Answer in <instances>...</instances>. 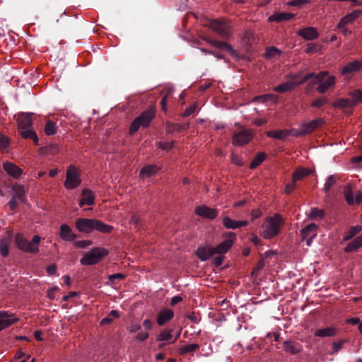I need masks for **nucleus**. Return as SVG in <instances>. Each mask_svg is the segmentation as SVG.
<instances>
[{"label": "nucleus", "instance_id": "nucleus-1", "mask_svg": "<svg viewBox=\"0 0 362 362\" xmlns=\"http://www.w3.org/2000/svg\"><path fill=\"white\" fill-rule=\"evenodd\" d=\"M75 226L79 232L85 233H90L93 230L110 233L113 230L112 226L95 218H79L76 220Z\"/></svg>", "mask_w": 362, "mask_h": 362}, {"label": "nucleus", "instance_id": "nucleus-2", "mask_svg": "<svg viewBox=\"0 0 362 362\" xmlns=\"http://www.w3.org/2000/svg\"><path fill=\"white\" fill-rule=\"evenodd\" d=\"M40 236L35 235L30 241L21 233L16 234L15 237V244L18 249L23 252L29 254H37L39 252L40 244Z\"/></svg>", "mask_w": 362, "mask_h": 362}, {"label": "nucleus", "instance_id": "nucleus-3", "mask_svg": "<svg viewBox=\"0 0 362 362\" xmlns=\"http://www.w3.org/2000/svg\"><path fill=\"white\" fill-rule=\"evenodd\" d=\"M283 223V218L279 214H275L273 216L266 218L262 225L263 237L265 239H270L277 235Z\"/></svg>", "mask_w": 362, "mask_h": 362}, {"label": "nucleus", "instance_id": "nucleus-4", "mask_svg": "<svg viewBox=\"0 0 362 362\" xmlns=\"http://www.w3.org/2000/svg\"><path fill=\"white\" fill-rule=\"evenodd\" d=\"M18 129L22 137L30 139L35 145H38V138L35 132L30 128L32 125L31 114L21 113L18 117Z\"/></svg>", "mask_w": 362, "mask_h": 362}, {"label": "nucleus", "instance_id": "nucleus-5", "mask_svg": "<svg viewBox=\"0 0 362 362\" xmlns=\"http://www.w3.org/2000/svg\"><path fill=\"white\" fill-rule=\"evenodd\" d=\"M156 107L154 106L150 107L146 110L141 112V114L136 117L132 122L129 127V134H133L136 132L139 128L148 127L152 120L156 116Z\"/></svg>", "mask_w": 362, "mask_h": 362}, {"label": "nucleus", "instance_id": "nucleus-6", "mask_svg": "<svg viewBox=\"0 0 362 362\" xmlns=\"http://www.w3.org/2000/svg\"><path fill=\"white\" fill-rule=\"evenodd\" d=\"M315 78L313 84L317 83L316 90L320 93H325L329 88L334 86L336 80L334 76L329 75L327 71H321L315 74L312 78Z\"/></svg>", "mask_w": 362, "mask_h": 362}, {"label": "nucleus", "instance_id": "nucleus-7", "mask_svg": "<svg viewBox=\"0 0 362 362\" xmlns=\"http://www.w3.org/2000/svg\"><path fill=\"white\" fill-rule=\"evenodd\" d=\"M300 75L301 73H298V74L296 75H292L291 76V78L293 81H287L286 83H283L276 86L274 88V90L280 93L291 90L296 87V86L304 83L308 80L312 78V77L314 76V73L308 74L303 77H300Z\"/></svg>", "mask_w": 362, "mask_h": 362}, {"label": "nucleus", "instance_id": "nucleus-8", "mask_svg": "<svg viewBox=\"0 0 362 362\" xmlns=\"http://www.w3.org/2000/svg\"><path fill=\"white\" fill-rule=\"evenodd\" d=\"M108 254V250L104 247H93L90 251L86 252L80 260L82 265H93L98 263L104 257Z\"/></svg>", "mask_w": 362, "mask_h": 362}, {"label": "nucleus", "instance_id": "nucleus-9", "mask_svg": "<svg viewBox=\"0 0 362 362\" xmlns=\"http://www.w3.org/2000/svg\"><path fill=\"white\" fill-rule=\"evenodd\" d=\"M80 170L74 165H69L66 170L64 187L67 189H75L81 183Z\"/></svg>", "mask_w": 362, "mask_h": 362}, {"label": "nucleus", "instance_id": "nucleus-10", "mask_svg": "<svg viewBox=\"0 0 362 362\" xmlns=\"http://www.w3.org/2000/svg\"><path fill=\"white\" fill-rule=\"evenodd\" d=\"M209 27L222 37H228L231 35L230 25L220 20H213L209 22Z\"/></svg>", "mask_w": 362, "mask_h": 362}, {"label": "nucleus", "instance_id": "nucleus-11", "mask_svg": "<svg viewBox=\"0 0 362 362\" xmlns=\"http://www.w3.org/2000/svg\"><path fill=\"white\" fill-rule=\"evenodd\" d=\"M253 137V132L250 129H243L233 134L232 143L235 146H243Z\"/></svg>", "mask_w": 362, "mask_h": 362}, {"label": "nucleus", "instance_id": "nucleus-12", "mask_svg": "<svg viewBox=\"0 0 362 362\" xmlns=\"http://www.w3.org/2000/svg\"><path fill=\"white\" fill-rule=\"evenodd\" d=\"M226 236L228 238L218 244L216 247H214L216 255H223L226 253L233 245L234 240L236 238L235 234L232 232H228L226 234Z\"/></svg>", "mask_w": 362, "mask_h": 362}, {"label": "nucleus", "instance_id": "nucleus-13", "mask_svg": "<svg viewBox=\"0 0 362 362\" xmlns=\"http://www.w3.org/2000/svg\"><path fill=\"white\" fill-rule=\"evenodd\" d=\"M344 196L349 205H358L362 203V192L360 191L354 192L350 186L345 187Z\"/></svg>", "mask_w": 362, "mask_h": 362}, {"label": "nucleus", "instance_id": "nucleus-14", "mask_svg": "<svg viewBox=\"0 0 362 362\" xmlns=\"http://www.w3.org/2000/svg\"><path fill=\"white\" fill-rule=\"evenodd\" d=\"M317 225L310 223L303 228L300 231V235L303 240H306L307 246H310L313 240L317 235Z\"/></svg>", "mask_w": 362, "mask_h": 362}, {"label": "nucleus", "instance_id": "nucleus-15", "mask_svg": "<svg viewBox=\"0 0 362 362\" xmlns=\"http://www.w3.org/2000/svg\"><path fill=\"white\" fill-rule=\"evenodd\" d=\"M214 255H216L214 247L209 245L199 246L196 250V255L203 262L208 260Z\"/></svg>", "mask_w": 362, "mask_h": 362}, {"label": "nucleus", "instance_id": "nucleus-16", "mask_svg": "<svg viewBox=\"0 0 362 362\" xmlns=\"http://www.w3.org/2000/svg\"><path fill=\"white\" fill-rule=\"evenodd\" d=\"M194 211L197 215L211 220L214 219L218 215L217 209L209 208L205 205L197 206Z\"/></svg>", "mask_w": 362, "mask_h": 362}, {"label": "nucleus", "instance_id": "nucleus-17", "mask_svg": "<svg viewBox=\"0 0 362 362\" xmlns=\"http://www.w3.org/2000/svg\"><path fill=\"white\" fill-rule=\"evenodd\" d=\"M18 320L13 314L0 311V331L16 323Z\"/></svg>", "mask_w": 362, "mask_h": 362}, {"label": "nucleus", "instance_id": "nucleus-18", "mask_svg": "<svg viewBox=\"0 0 362 362\" xmlns=\"http://www.w3.org/2000/svg\"><path fill=\"white\" fill-rule=\"evenodd\" d=\"M361 13L362 11L361 10H355L346 14L340 19L339 23L337 25V28H341L342 27L346 26L348 24L352 23L360 17Z\"/></svg>", "mask_w": 362, "mask_h": 362}, {"label": "nucleus", "instance_id": "nucleus-19", "mask_svg": "<svg viewBox=\"0 0 362 362\" xmlns=\"http://www.w3.org/2000/svg\"><path fill=\"white\" fill-rule=\"evenodd\" d=\"M297 34L306 40H313L319 37L317 29L314 27H307L298 30Z\"/></svg>", "mask_w": 362, "mask_h": 362}, {"label": "nucleus", "instance_id": "nucleus-20", "mask_svg": "<svg viewBox=\"0 0 362 362\" xmlns=\"http://www.w3.org/2000/svg\"><path fill=\"white\" fill-rule=\"evenodd\" d=\"M324 124V120L321 118L313 119L309 122H304L300 124L303 133L305 135L310 134L315 129L318 128L320 125Z\"/></svg>", "mask_w": 362, "mask_h": 362}, {"label": "nucleus", "instance_id": "nucleus-21", "mask_svg": "<svg viewBox=\"0 0 362 362\" xmlns=\"http://www.w3.org/2000/svg\"><path fill=\"white\" fill-rule=\"evenodd\" d=\"M173 317L174 312L171 309L165 308L158 313L156 322L159 326H163L166 322L170 321Z\"/></svg>", "mask_w": 362, "mask_h": 362}, {"label": "nucleus", "instance_id": "nucleus-22", "mask_svg": "<svg viewBox=\"0 0 362 362\" xmlns=\"http://www.w3.org/2000/svg\"><path fill=\"white\" fill-rule=\"evenodd\" d=\"M283 348L286 352L291 355L297 354L303 349L300 344L293 340H286L284 341Z\"/></svg>", "mask_w": 362, "mask_h": 362}, {"label": "nucleus", "instance_id": "nucleus-23", "mask_svg": "<svg viewBox=\"0 0 362 362\" xmlns=\"http://www.w3.org/2000/svg\"><path fill=\"white\" fill-rule=\"evenodd\" d=\"M59 237L65 241H73L77 238V235L73 233L71 228L67 224H62L60 226Z\"/></svg>", "mask_w": 362, "mask_h": 362}, {"label": "nucleus", "instance_id": "nucleus-24", "mask_svg": "<svg viewBox=\"0 0 362 362\" xmlns=\"http://www.w3.org/2000/svg\"><path fill=\"white\" fill-rule=\"evenodd\" d=\"M4 170L14 178L19 177L23 173V170L11 162H5L3 164Z\"/></svg>", "mask_w": 362, "mask_h": 362}, {"label": "nucleus", "instance_id": "nucleus-25", "mask_svg": "<svg viewBox=\"0 0 362 362\" xmlns=\"http://www.w3.org/2000/svg\"><path fill=\"white\" fill-rule=\"evenodd\" d=\"M223 225L228 229H237L247 225V221H235L226 216L223 218Z\"/></svg>", "mask_w": 362, "mask_h": 362}, {"label": "nucleus", "instance_id": "nucleus-26", "mask_svg": "<svg viewBox=\"0 0 362 362\" xmlns=\"http://www.w3.org/2000/svg\"><path fill=\"white\" fill-rule=\"evenodd\" d=\"M211 45L228 51L231 55L235 54V50L228 43L210 38L206 39Z\"/></svg>", "mask_w": 362, "mask_h": 362}, {"label": "nucleus", "instance_id": "nucleus-27", "mask_svg": "<svg viewBox=\"0 0 362 362\" xmlns=\"http://www.w3.org/2000/svg\"><path fill=\"white\" fill-rule=\"evenodd\" d=\"M95 202V197L93 192L88 189H85L82 191V198L79 201V206L82 207L84 205H93Z\"/></svg>", "mask_w": 362, "mask_h": 362}, {"label": "nucleus", "instance_id": "nucleus-28", "mask_svg": "<svg viewBox=\"0 0 362 362\" xmlns=\"http://www.w3.org/2000/svg\"><path fill=\"white\" fill-rule=\"evenodd\" d=\"M160 168L156 165H148L142 168L139 173V176L141 178L150 177L156 175Z\"/></svg>", "mask_w": 362, "mask_h": 362}, {"label": "nucleus", "instance_id": "nucleus-29", "mask_svg": "<svg viewBox=\"0 0 362 362\" xmlns=\"http://www.w3.org/2000/svg\"><path fill=\"white\" fill-rule=\"evenodd\" d=\"M294 14L290 13H276L270 16L268 18L269 22H283L292 19Z\"/></svg>", "mask_w": 362, "mask_h": 362}, {"label": "nucleus", "instance_id": "nucleus-30", "mask_svg": "<svg viewBox=\"0 0 362 362\" xmlns=\"http://www.w3.org/2000/svg\"><path fill=\"white\" fill-rule=\"evenodd\" d=\"M362 67V63L359 61H354L346 66L341 69V74L345 75L347 74L354 73L358 71Z\"/></svg>", "mask_w": 362, "mask_h": 362}, {"label": "nucleus", "instance_id": "nucleus-31", "mask_svg": "<svg viewBox=\"0 0 362 362\" xmlns=\"http://www.w3.org/2000/svg\"><path fill=\"white\" fill-rule=\"evenodd\" d=\"M13 197L24 203L26 201L25 192L23 185H16L12 187Z\"/></svg>", "mask_w": 362, "mask_h": 362}, {"label": "nucleus", "instance_id": "nucleus-32", "mask_svg": "<svg viewBox=\"0 0 362 362\" xmlns=\"http://www.w3.org/2000/svg\"><path fill=\"white\" fill-rule=\"evenodd\" d=\"M312 171L308 168H298L292 175L293 182L300 180L311 174Z\"/></svg>", "mask_w": 362, "mask_h": 362}, {"label": "nucleus", "instance_id": "nucleus-33", "mask_svg": "<svg viewBox=\"0 0 362 362\" xmlns=\"http://www.w3.org/2000/svg\"><path fill=\"white\" fill-rule=\"evenodd\" d=\"M337 334V329L334 327H329L320 329L315 331V336L319 337H333Z\"/></svg>", "mask_w": 362, "mask_h": 362}, {"label": "nucleus", "instance_id": "nucleus-34", "mask_svg": "<svg viewBox=\"0 0 362 362\" xmlns=\"http://www.w3.org/2000/svg\"><path fill=\"white\" fill-rule=\"evenodd\" d=\"M11 239L9 237H4L0 240V254L2 257H6L9 253V245Z\"/></svg>", "mask_w": 362, "mask_h": 362}, {"label": "nucleus", "instance_id": "nucleus-35", "mask_svg": "<svg viewBox=\"0 0 362 362\" xmlns=\"http://www.w3.org/2000/svg\"><path fill=\"white\" fill-rule=\"evenodd\" d=\"M362 246V235L357 236L351 243H349L345 247L344 250L346 252L355 251Z\"/></svg>", "mask_w": 362, "mask_h": 362}, {"label": "nucleus", "instance_id": "nucleus-36", "mask_svg": "<svg viewBox=\"0 0 362 362\" xmlns=\"http://www.w3.org/2000/svg\"><path fill=\"white\" fill-rule=\"evenodd\" d=\"M266 134L269 137L282 140L289 135V132L286 129L274 130L267 132Z\"/></svg>", "mask_w": 362, "mask_h": 362}, {"label": "nucleus", "instance_id": "nucleus-37", "mask_svg": "<svg viewBox=\"0 0 362 362\" xmlns=\"http://www.w3.org/2000/svg\"><path fill=\"white\" fill-rule=\"evenodd\" d=\"M333 106L336 108H346L354 106V103L349 98H339L333 103Z\"/></svg>", "mask_w": 362, "mask_h": 362}, {"label": "nucleus", "instance_id": "nucleus-38", "mask_svg": "<svg viewBox=\"0 0 362 362\" xmlns=\"http://www.w3.org/2000/svg\"><path fill=\"white\" fill-rule=\"evenodd\" d=\"M199 348V345L197 344H191L187 345L182 346L179 348L178 351L181 355L186 354L187 353H192L195 351Z\"/></svg>", "mask_w": 362, "mask_h": 362}, {"label": "nucleus", "instance_id": "nucleus-39", "mask_svg": "<svg viewBox=\"0 0 362 362\" xmlns=\"http://www.w3.org/2000/svg\"><path fill=\"white\" fill-rule=\"evenodd\" d=\"M172 332L173 329H169L162 330L156 337V341H164L170 340L173 337Z\"/></svg>", "mask_w": 362, "mask_h": 362}, {"label": "nucleus", "instance_id": "nucleus-40", "mask_svg": "<svg viewBox=\"0 0 362 362\" xmlns=\"http://www.w3.org/2000/svg\"><path fill=\"white\" fill-rule=\"evenodd\" d=\"M266 154L263 152L258 153L250 165L251 169H255L265 159Z\"/></svg>", "mask_w": 362, "mask_h": 362}, {"label": "nucleus", "instance_id": "nucleus-41", "mask_svg": "<svg viewBox=\"0 0 362 362\" xmlns=\"http://www.w3.org/2000/svg\"><path fill=\"white\" fill-rule=\"evenodd\" d=\"M362 230V227L359 225L351 226L346 234L344 237V240L346 241L350 239H351L353 237H354L356 234H358L361 230Z\"/></svg>", "mask_w": 362, "mask_h": 362}, {"label": "nucleus", "instance_id": "nucleus-42", "mask_svg": "<svg viewBox=\"0 0 362 362\" xmlns=\"http://www.w3.org/2000/svg\"><path fill=\"white\" fill-rule=\"evenodd\" d=\"M57 132L56 124L52 121H48L45 127V133L46 135H54Z\"/></svg>", "mask_w": 362, "mask_h": 362}, {"label": "nucleus", "instance_id": "nucleus-43", "mask_svg": "<svg viewBox=\"0 0 362 362\" xmlns=\"http://www.w3.org/2000/svg\"><path fill=\"white\" fill-rule=\"evenodd\" d=\"M349 96L351 98V101L354 103V106L358 103H362V91L356 90L349 93Z\"/></svg>", "mask_w": 362, "mask_h": 362}, {"label": "nucleus", "instance_id": "nucleus-44", "mask_svg": "<svg viewBox=\"0 0 362 362\" xmlns=\"http://www.w3.org/2000/svg\"><path fill=\"white\" fill-rule=\"evenodd\" d=\"M281 52L275 47H270L267 49L264 57L267 58H272L277 55H280Z\"/></svg>", "mask_w": 362, "mask_h": 362}, {"label": "nucleus", "instance_id": "nucleus-45", "mask_svg": "<svg viewBox=\"0 0 362 362\" xmlns=\"http://www.w3.org/2000/svg\"><path fill=\"white\" fill-rule=\"evenodd\" d=\"M336 182V177L334 175H329L325 185H324V187H323V191L325 192H327L329 189L334 185V183Z\"/></svg>", "mask_w": 362, "mask_h": 362}, {"label": "nucleus", "instance_id": "nucleus-46", "mask_svg": "<svg viewBox=\"0 0 362 362\" xmlns=\"http://www.w3.org/2000/svg\"><path fill=\"white\" fill-rule=\"evenodd\" d=\"M324 213L323 211L317 208H313L311 209L310 213L309 214L310 219H315L317 218H323Z\"/></svg>", "mask_w": 362, "mask_h": 362}, {"label": "nucleus", "instance_id": "nucleus-47", "mask_svg": "<svg viewBox=\"0 0 362 362\" xmlns=\"http://www.w3.org/2000/svg\"><path fill=\"white\" fill-rule=\"evenodd\" d=\"M321 47L320 45L308 43L305 49V52L308 54L317 53L320 52Z\"/></svg>", "mask_w": 362, "mask_h": 362}, {"label": "nucleus", "instance_id": "nucleus-48", "mask_svg": "<svg viewBox=\"0 0 362 362\" xmlns=\"http://www.w3.org/2000/svg\"><path fill=\"white\" fill-rule=\"evenodd\" d=\"M328 100L325 97H320L316 98L311 103V106L313 107H321L326 103H327Z\"/></svg>", "mask_w": 362, "mask_h": 362}, {"label": "nucleus", "instance_id": "nucleus-49", "mask_svg": "<svg viewBox=\"0 0 362 362\" xmlns=\"http://www.w3.org/2000/svg\"><path fill=\"white\" fill-rule=\"evenodd\" d=\"M59 146L57 144H50L44 148L45 151L49 154H56L59 151Z\"/></svg>", "mask_w": 362, "mask_h": 362}, {"label": "nucleus", "instance_id": "nucleus-50", "mask_svg": "<svg viewBox=\"0 0 362 362\" xmlns=\"http://www.w3.org/2000/svg\"><path fill=\"white\" fill-rule=\"evenodd\" d=\"M8 138L0 134V150L5 151L8 147Z\"/></svg>", "mask_w": 362, "mask_h": 362}, {"label": "nucleus", "instance_id": "nucleus-51", "mask_svg": "<svg viewBox=\"0 0 362 362\" xmlns=\"http://www.w3.org/2000/svg\"><path fill=\"white\" fill-rule=\"evenodd\" d=\"M274 97H275V95H269V94L262 95L256 96L254 98V101L265 103L268 100H270Z\"/></svg>", "mask_w": 362, "mask_h": 362}, {"label": "nucleus", "instance_id": "nucleus-52", "mask_svg": "<svg viewBox=\"0 0 362 362\" xmlns=\"http://www.w3.org/2000/svg\"><path fill=\"white\" fill-rule=\"evenodd\" d=\"M197 105L196 103H193L189 107L186 108L185 112L182 114L183 117H188L192 114L194 113L197 110Z\"/></svg>", "mask_w": 362, "mask_h": 362}, {"label": "nucleus", "instance_id": "nucleus-53", "mask_svg": "<svg viewBox=\"0 0 362 362\" xmlns=\"http://www.w3.org/2000/svg\"><path fill=\"white\" fill-rule=\"evenodd\" d=\"M158 148L163 149V150H165V151H168L170 149H171L173 146H174V142L173 141H170V142H158L157 144Z\"/></svg>", "mask_w": 362, "mask_h": 362}, {"label": "nucleus", "instance_id": "nucleus-54", "mask_svg": "<svg viewBox=\"0 0 362 362\" xmlns=\"http://www.w3.org/2000/svg\"><path fill=\"white\" fill-rule=\"evenodd\" d=\"M149 337V334L148 332L141 331L136 336L135 339L140 341H144L146 340Z\"/></svg>", "mask_w": 362, "mask_h": 362}, {"label": "nucleus", "instance_id": "nucleus-55", "mask_svg": "<svg viewBox=\"0 0 362 362\" xmlns=\"http://www.w3.org/2000/svg\"><path fill=\"white\" fill-rule=\"evenodd\" d=\"M75 246L80 248H84L92 245L91 240H79L74 243Z\"/></svg>", "mask_w": 362, "mask_h": 362}, {"label": "nucleus", "instance_id": "nucleus-56", "mask_svg": "<svg viewBox=\"0 0 362 362\" xmlns=\"http://www.w3.org/2000/svg\"><path fill=\"white\" fill-rule=\"evenodd\" d=\"M308 3V0H292L287 3L291 6H301L303 4Z\"/></svg>", "mask_w": 362, "mask_h": 362}, {"label": "nucleus", "instance_id": "nucleus-57", "mask_svg": "<svg viewBox=\"0 0 362 362\" xmlns=\"http://www.w3.org/2000/svg\"><path fill=\"white\" fill-rule=\"evenodd\" d=\"M245 40L247 44H250L255 40V34L252 31H247L245 34Z\"/></svg>", "mask_w": 362, "mask_h": 362}, {"label": "nucleus", "instance_id": "nucleus-58", "mask_svg": "<svg viewBox=\"0 0 362 362\" xmlns=\"http://www.w3.org/2000/svg\"><path fill=\"white\" fill-rule=\"evenodd\" d=\"M180 127V124H178L168 123L166 124V130L168 132H172L173 131H179Z\"/></svg>", "mask_w": 362, "mask_h": 362}, {"label": "nucleus", "instance_id": "nucleus-59", "mask_svg": "<svg viewBox=\"0 0 362 362\" xmlns=\"http://www.w3.org/2000/svg\"><path fill=\"white\" fill-rule=\"evenodd\" d=\"M288 132L289 134H292L293 136L296 137L305 135L304 133H303L300 125L299 126L298 129H292L291 131Z\"/></svg>", "mask_w": 362, "mask_h": 362}, {"label": "nucleus", "instance_id": "nucleus-60", "mask_svg": "<svg viewBox=\"0 0 362 362\" xmlns=\"http://www.w3.org/2000/svg\"><path fill=\"white\" fill-rule=\"evenodd\" d=\"M295 182H293L292 180V182L291 183H288L286 185V187L284 188V192L286 194H290L295 189V188H296Z\"/></svg>", "mask_w": 362, "mask_h": 362}, {"label": "nucleus", "instance_id": "nucleus-61", "mask_svg": "<svg viewBox=\"0 0 362 362\" xmlns=\"http://www.w3.org/2000/svg\"><path fill=\"white\" fill-rule=\"evenodd\" d=\"M140 329L141 325L138 323H132L128 327V330L129 331L130 333L139 332Z\"/></svg>", "mask_w": 362, "mask_h": 362}, {"label": "nucleus", "instance_id": "nucleus-62", "mask_svg": "<svg viewBox=\"0 0 362 362\" xmlns=\"http://www.w3.org/2000/svg\"><path fill=\"white\" fill-rule=\"evenodd\" d=\"M169 94H170V92H168L167 93H165L160 102L162 110L164 112L167 111V98H168Z\"/></svg>", "mask_w": 362, "mask_h": 362}, {"label": "nucleus", "instance_id": "nucleus-63", "mask_svg": "<svg viewBox=\"0 0 362 362\" xmlns=\"http://www.w3.org/2000/svg\"><path fill=\"white\" fill-rule=\"evenodd\" d=\"M262 216V211L259 209H255L251 212L252 220L254 221Z\"/></svg>", "mask_w": 362, "mask_h": 362}, {"label": "nucleus", "instance_id": "nucleus-64", "mask_svg": "<svg viewBox=\"0 0 362 362\" xmlns=\"http://www.w3.org/2000/svg\"><path fill=\"white\" fill-rule=\"evenodd\" d=\"M230 158H231L232 163H233L238 165H242L241 159L240 158V157L238 155L235 154L234 153H232Z\"/></svg>", "mask_w": 362, "mask_h": 362}]
</instances>
